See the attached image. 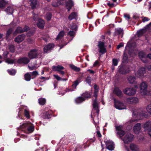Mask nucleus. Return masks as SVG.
Returning <instances> with one entry per match:
<instances>
[{"label": "nucleus", "instance_id": "41", "mask_svg": "<svg viewBox=\"0 0 151 151\" xmlns=\"http://www.w3.org/2000/svg\"><path fill=\"white\" fill-rule=\"evenodd\" d=\"M70 67L71 68L76 71H78L80 70V69L79 68H78L74 65H70Z\"/></svg>", "mask_w": 151, "mask_h": 151}, {"label": "nucleus", "instance_id": "15", "mask_svg": "<svg viewBox=\"0 0 151 151\" xmlns=\"http://www.w3.org/2000/svg\"><path fill=\"white\" fill-rule=\"evenodd\" d=\"M29 29V27L27 26H25L24 29H22L21 27H19L17 28L13 34L14 35H16L18 33H21L27 31Z\"/></svg>", "mask_w": 151, "mask_h": 151}, {"label": "nucleus", "instance_id": "21", "mask_svg": "<svg viewBox=\"0 0 151 151\" xmlns=\"http://www.w3.org/2000/svg\"><path fill=\"white\" fill-rule=\"evenodd\" d=\"M65 2V1L64 0H57L54 1L52 5L54 7H57L61 4H63L64 2Z\"/></svg>", "mask_w": 151, "mask_h": 151}, {"label": "nucleus", "instance_id": "29", "mask_svg": "<svg viewBox=\"0 0 151 151\" xmlns=\"http://www.w3.org/2000/svg\"><path fill=\"white\" fill-rule=\"evenodd\" d=\"M30 5L32 9L35 8L37 3V0H30Z\"/></svg>", "mask_w": 151, "mask_h": 151}, {"label": "nucleus", "instance_id": "36", "mask_svg": "<svg viewBox=\"0 0 151 151\" xmlns=\"http://www.w3.org/2000/svg\"><path fill=\"white\" fill-rule=\"evenodd\" d=\"M69 27L70 29L72 30H76L77 29V27L76 24L75 23H73L70 24Z\"/></svg>", "mask_w": 151, "mask_h": 151}, {"label": "nucleus", "instance_id": "12", "mask_svg": "<svg viewBox=\"0 0 151 151\" xmlns=\"http://www.w3.org/2000/svg\"><path fill=\"white\" fill-rule=\"evenodd\" d=\"M114 106L117 109L120 110L126 109L123 104L118 101L114 99Z\"/></svg>", "mask_w": 151, "mask_h": 151}, {"label": "nucleus", "instance_id": "25", "mask_svg": "<svg viewBox=\"0 0 151 151\" xmlns=\"http://www.w3.org/2000/svg\"><path fill=\"white\" fill-rule=\"evenodd\" d=\"M93 106L94 109L96 110V113L97 114H99V110L98 109V104L95 99L93 104Z\"/></svg>", "mask_w": 151, "mask_h": 151}, {"label": "nucleus", "instance_id": "64", "mask_svg": "<svg viewBox=\"0 0 151 151\" xmlns=\"http://www.w3.org/2000/svg\"><path fill=\"white\" fill-rule=\"evenodd\" d=\"M147 27L149 29H150L151 28V22L149 23L148 25H147Z\"/></svg>", "mask_w": 151, "mask_h": 151}, {"label": "nucleus", "instance_id": "24", "mask_svg": "<svg viewBox=\"0 0 151 151\" xmlns=\"http://www.w3.org/2000/svg\"><path fill=\"white\" fill-rule=\"evenodd\" d=\"M114 93L119 96H120L122 94V92L119 88L117 87L115 88L114 91Z\"/></svg>", "mask_w": 151, "mask_h": 151}, {"label": "nucleus", "instance_id": "56", "mask_svg": "<svg viewBox=\"0 0 151 151\" xmlns=\"http://www.w3.org/2000/svg\"><path fill=\"white\" fill-rule=\"evenodd\" d=\"M96 135L99 138H100L101 137V135L99 131H97L96 132Z\"/></svg>", "mask_w": 151, "mask_h": 151}, {"label": "nucleus", "instance_id": "40", "mask_svg": "<svg viewBox=\"0 0 151 151\" xmlns=\"http://www.w3.org/2000/svg\"><path fill=\"white\" fill-rule=\"evenodd\" d=\"M7 72L10 75H15L16 73V71L14 69L8 70H7Z\"/></svg>", "mask_w": 151, "mask_h": 151}, {"label": "nucleus", "instance_id": "49", "mask_svg": "<svg viewBox=\"0 0 151 151\" xmlns=\"http://www.w3.org/2000/svg\"><path fill=\"white\" fill-rule=\"evenodd\" d=\"M150 20V19L147 17H142V20L143 22H145L146 21H149Z\"/></svg>", "mask_w": 151, "mask_h": 151}, {"label": "nucleus", "instance_id": "46", "mask_svg": "<svg viewBox=\"0 0 151 151\" xmlns=\"http://www.w3.org/2000/svg\"><path fill=\"white\" fill-rule=\"evenodd\" d=\"M119 60H118L116 59H113L112 60L113 64L114 66L117 65Z\"/></svg>", "mask_w": 151, "mask_h": 151}, {"label": "nucleus", "instance_id": "28", "mask_svg": "<svg viewBox=\"0 0 151 151\" xmlns=\"http://www.w3.org/2000/svg\"><path fill=\"white\" fill-rule=\"evenodd\" d=\"M13 6H11L8 7L6 9L5 11L8 14H12L13 12Z\"/></svg>", "mask_w": 151, "mask_h": 151}, {"label": "nucleus", "instance_id": "19", "mask_svg": "<svg viewBox=\"0 0 151 151\" xmlns=\"http://www.w3.org/2000/svg\"><path fill=\"white\" fill-rule=\"evenodd\" d=\"M25 35L22 34L19 35L14 39L15 41L17 43H19L22 42L24 39Z\"/></svg>", "mask_w": 151, "mask_h": 151}, {"label": "nucleus", "instance_id": "59", "mask_svg": "<svg viewBox=\"0 0 151 151\" xmlns=\"http://www.w3.org/2000/svg\"><path fill=\"white\" fill-rule=\"evenodd\" d=\"M124 44L122 43H120L119 45H118L117 46V49H119L121 47L123 46Z\"/></svg>", "mask_w": 151, "mask_h": 151}, {"label": "nucleus", "instance_id": "62", "mask_svg": "<svg viewBox=\"0 0 151 151\" xmlns=\"http://www.w3.org/2000/svg\"><path fill=\"white\" fill-rule=\"evenodd\" d=\"M98 92V90H95L94 92V96L95 97H96L97 96V93Z\"/></svg>", "mask_w": 151, "mask_h": 151}, {"label": "nucleus", "instance_id": "60", "mask_svg": "<svg viewBox=\"0 0 151 151\" xmlns=\"http://www.w3.org/2000/svg\"><path fill=\"white\" fill-rule=\"evenodd\" d=\"M34 33L33 32H29L27 34V36H30L32 35Z\"/></svg>", "mask_w": 151, "mask_h": 151}, {"label": "nucleus", "instance_id": "7", "mask_svg": "<svg viewBox=\"0 0 151 151\" xmlns=\"http://www.w3.org/2000/svg\"><path fill=\"white\" fill-rule=\"evenodd\" d=\"M41 56L38 50L36 49H34L31 50L28 54V56L30 59L40 57Z\"/></svg>", "mask_w": 151, "mask_h": 151}, {"label": "nucleus", "instance_id": "11", "mask_svg": "<svg viewBox=\"0 0 151 151\" xmlns=\"http://www.w3.org/2000/svg\"><path fill=\"white\" fill-rule=\"evenodd\" d=\"M139 56L141 60L144 63L147 61L148 58L151 60V54H149L147 56L143 52H140L139 53Z\"/></svg>", "mask_w": 151, "mask_h": 151}, {"label": "nucleus", "instance_id": "57", "mask_svg": "<svg viewBox=\"0 0 151 151\" xmlns=\"http://www.w3.org/2000/svg\"><path fill=\"white\" fill-rule=\"evenodd\" d=\"M52 111H49L48 112H46V114L47 115V117H48L49 116L51 115L52 114Z\"/></svg>", "mask_w": 151, "mask_h": 151}, {"label": "nucleus", "instance_id": "1", "mask_svg": "<svg viewBox=\"0 0 151 151\" xmlns=\"http://www.w3.org/2000/svg\"><path fill=\"white\" fill-rule=\"evenodd\" d=\"M117 131V135L125 144H128L131 142L134 138V135L130 133L125 132L122 130V126H116Z\"/></svg>", "mask_w": 151, "mask_h": 151}, {"label": "nucleus", "instance_id": "48", "mask_svg": "<svg viewBox=\"0 0 151 151\" xmlns=\"http://www.w3.org/2000/svg\"><path fill=\"white\" fill-rule=\"evenodd\" d=\"M128 59V57L127 54L125 53H124V56L123 58V60L124 62L126 61Z\"/></svg>", "mask_w": 151, "mask_h": 151}, {"label": "nucleus", "instance_id": "39", "mask_svg": "<svg viewBox=\"0 0 151 151\" xmlns=\"http://www.w3.org/2000/svg\"><path fill=\"white\" fill-rule=\"evenodd\" d=\"M7 3L4 0H0V8L4 7Z\"/></svg>", "mask_w": 151, "mask_h": 151}, {"label": "nucleus", "instance_id": "6", "mask_svg": "<svg viewBox=\"0 0 151 151\" xmlns=\"http://www.w3.org/2000/svg\"><path fill=\"white\" fill-rule=\"evenodd\" d=\"M91 95L90 93L86 92L82 94L81 97H78L75 100V102L76 104H79L86 99L90 98Z\"/></svg>", "mask_w": 151, "mask_h": 151}, {"label": "nucleus", "instance_id": "17", "mask_svg": "<svg viewBox=\"0 0 151 151\" xmlns=\"http://www.w3.org/2000/svg\"><path fill=\"white\" fill-rule=\"evenodd\" d=\"M54 45L53 43H50L46 45L43 48L44 52L48 53L52 50L54 47Z\"/></svg>", "mask_w": 151, "mask_h": 151}, {"label": "nucleus", "instance_id": "4", "mask_svg": "<svg viewBox=\"0 0 151 151\" xmlns=\"http://www.w3.org/2000/svg\"><path fill=\"white\" fill-rule=\"evenodd\" d=\"M146 110L147 112L143 110H141L138 111V113L137 114L134 112L133 113L134 116L135 115H137V116H140L144 117L145 118L148 117L149 115H148L147 112L151 115V104L149 105L146 107Z\"/></svg>", "mask_w": 151, "mask_h": 151}, {"label": "nucleus", "instance_id": "20", "mask_svg": "<svg viewBox=\"0 0 151 151\" xmlns=\"http://www.w3.org/2000/svg\"><path fill=\"white\" fill-rule=\"evenodd\" d=\"M130 70L127 67H121L119 69V72L121 74H125L128 73Z\"/></svg>", "mask_w": 151, "mask_h": 151}, {"label": "nucleus", "instance_id": "51", "mask_svg": "<svg viewBox=\"0 0 151 151\" xmlns=\"http://www.w3.org/2000/svg\"><path fill=\"white\" fill-rule=\"evenodd\" d=\"M86 81L87 83L90 84L91 81V77L89 76L87 77L86 80Z\"/></svg>", "mask_w": 151, "mask_h": 151}, {"label": "nucleus", "instance_id": "43", "mask_svg": "<svg viewBox=\"0 0 151 151\" xmlns=\"http://www.w3.org/2000/svg\"><path fill=\"white\" fill-rule=\"evenodd\" d=\"M145 30L144 29H141L137 31V34L139 36H140L143 35Z\"/></svg>", "mask_w": 151, "mask_h": 151}, {"label": "nucleus", "instance_id": "9", "mask_svg": "<svg viewBox=\"0 0 151 151\" xmlns=\"http://www.w3.org/2000/svg\"><path fill=\"white\" fill-rule=\"evenodd\" d=\"M98 50L100 53L103 55L106 52V46L104 42L99 41L98 45Z\"/></svg>", "mask_w": 151, "mask_h": 151}, {"label": "nucleus", "instance_id": "10", "mask_svg": "<svg viewBox=\"0 0 151 151\" xmlns=\"http://www.w3.org/2000/svg\"><path fill=\"white\" fill-rule=\"evenodd\" d=\"M139 99L136 97H132L126 99V103L133 105H135L139 103Z\"/></svg>", "mask_w": 151, "mask_h": 151}, {"label": "nucleus", "instance_id": "26", "mask_svg": "<svg viewBox=\"0 0 151 151\" xmlns=\"http://www.w3.org/2000/svg\"><path fill=\"white\" fill-rule=\"evenodd\" d=\"M128 80L129 82L130 83H136L135 81V78L132 76H130L128 77Z\"/></svg>", "mask_w": 151, "mask_h": 151}, {"label": "nucleus", "instance_id": "55", "mask_svg": "<svg viewBox=\"0 0 151 151\" xmlns=\"http://www.w3.org/2000/svg\"><path fill=\"white\" fill-rule=\"evenodd\" d=\"M99 65V62L98 61H96L94 63L93 66L95 67Z\"/></svg>", "mask_w": 151, "mask_h": 151}, {"label": "nucleus", "instance_id": "14", "mask_svg": "<svg viewBox=\"0 0 151 151\" xmlns=\"http://www.w3.org/2000/svg\"><path fill=\"white\" fill-rule=\"evenodd\" d=\"M145 73V68L142 67L140 68L138 71L135 73V74L137 77L141 78L143 76L144 74Z\"/></svg>", "mask_w": 151, "mask_h": 151}, {"label": "nucleus", "instance_id": "58", "mask_svg": "<svg viewBox=\"0 0 151 151\" xmlns=\"http://www.w3.org/2000/svg\"><path fill=\"white\" fill-rule=\"evenodd\" d=\"M124 16L126 19L129 20L130 19L129 15L128 14H125L124 15Z\"/></svg>", "mask_w": 151, "mask_h": 151}, {"label": "nucleus", "instance_id": "8", "mask_svg": "<svg viewBox=\"0 0 151 151\" xmlns=\"http://www.w3.org/2000/svg\"><path fill=\"white\" fill-rule=\"evenodd\" d=\"M136 90L131 87L126 88L123 91L124 93L129 96L134 95L136 93Z\"/></svg>", "mask_w": 151, "mask_h": 151}, {"label": "nucleus", "instance_id": "23", "mask_svg": "<svg viewBox=\"0 0 151 151\" xmlns=\"http://www.w3.org/2000/svg\"><path fill=\"white\" fill-rule=\"evenodd\" d=\"M66 5L68 11H69L73 6V3L71 0H68V2H66Z\"/></svg>", "mask_w": 151, "mask_h": 151}, {"label": "nucleus", "instance_id": "22", "mask_svg": "<svg viewBox=\"0 0 151 151\" xmlns=\"http://www.w3.org/2000/svg\"><path fill=\"white\" fill-rule=\"evenodd\" d=\"M45 22L42 19H39L38 20L37 25L38 27L40 28H43L44 26Z\"/></svg>", "mask_w": 151, "mask_h": 151}, {"label": "nucleus", "instance_id": "42", "mask_svg": "<svg viewBox=\"0 0 151 151\" xmlns=\"http://www.w3.org/2000/svg\"><path fill=\"white\" fill-rule=\"evenodd\" d=\"M28 67L30 70H33L36 69L37 68V67L35 66V65L32 66H30L29 65H28Z\"/></svg>", "mask_w": 151, "mask_h": 151}, {"label": "nucleus", "instance_id": "2", "mask_svg": "<svg viewBox=\"0 0 151 151\" xmlns=\"http://www.w3.org/2000/svg\"><path fill=\"white\" fill-rule=\"evenodd\" d=\"M10 57L12 56V55L9 54V52L6 51L4 52L3 53V56L5 60V62L8 64H12L16 63H19L27 64L29 61V60L26 57L21 58L18 60L16 59H11L8 58V55Z\"/></svg>", "mask_w": 151, "mask_h": 151}, {"label": "nucleus", "instance_id": "32", "mask_svg": "<svg viewBox=\"0 0 151 151\" xmlns=\"http://www.w3.org/2000/svg\"><path fill=\"white\" fill-rule=\"evenodd\" d=\"M77 14L75 12H73L69 15L68 17V19L70 20L75 18Z\"/></svg>", "mask_w": 151, "mask_h": 151}, {"label": "nucleus", "instance_id": "61", "mask_svg": "<svg viewBox=\"0 0 151 151\" xmlns=\"http://www.w3.org/2000/svg\"><path fill=\"white\" fill-rule=\"evenodd\" d=\"M107 4L110 7H113L114 6V4L113 3H111L109 2Z\"/></svg>", "mask_w": 151, "mask_h": 151}, {"label": "nucleus", "instance_id": "16", "mask_svg": "<svg viewBox=\"0 0 151 151\" xmlns=\"http://www.w3.org/2000/svg\"><path fill=\"white\" fill-rule=\"evenodd\" d=\"M141 126V124L140 123L135 124L133 127L134 132L136 134H139L140 131Z\"/></svg>", "mask_w": 151, "mask_h": 151}, {"label": "nucleus", "instance_id": "53", "mask_svg": "<svg viewBox=\"0 0 151 151\" xmlns=\"http://www.w3.org/2000/svg\"><path fill=\"white\" fill-rule=\"evenodd\" d=\"M12 32V29H9L7 31L6 33V37H8L9 35L11 34Z\"/></svg>", "mask_w": 151, "mask_h": 151}, {"label": "nucleus", "instance_id": "47", "mask_svg": "<svg viewBox=\"0 0 151 151\" xmlns=\"http://www.w3.org/2000/svg\"><path fill=\"white\" fill-rule=\"evenodd\" d=\"M75 32L74 31H70L68 33V35L71 37H74L75 35Z\"/></svg>", "mask_w": 151, "mask_h": 151}, {"label": "nucleus", "instance_id": "3", "mask_svg": "<svg viewBox=\"0 0 151 151\" xmlns=\"http://www.w3.org/2000/svg\"><path fill=\"white\" fill-rule=\"evenodd\" d=\"M20 129L26 133L32 132L34 130V126L32 124L29 122H26L20 126Z\"/></svg>", "mask_w": 151, "mask_h": 151}, {"label": "nucleus", "instance_id": "63", "mask_svg": "<svg viewBox=\"0 0 151 151\" xmlns=\"http://www.w3.org/2000/svg\"><path fill=\"white\" fill-rule=\"evenodd\" d=\"M148 135L150 136L151 137V129L148 132Z\"/></svg>", "mask_w": 151, "mask_h": 151}, {"label": "nucleus", "instance_id": "18", "mask_svg": "<svg viewBox=\"0 0 151 151\" xmlns=\"http://www.w3.org/2000/svg\"><path fill=\"white\" fill-rule=\"evenodd\" d=\"M106 148L109 150H112L114 149V144L112 141H107L105 142Z\"/></svg>", "mask_w": 151, "mask_h": 151}, {"label": "nucleus", "instance_id": "13", "mask_svg": "<svg viewBox=\"0 0 151 151\" xmlns=\"http://www.w3.org/2000/svg\"><path fill=\"white\" fill-rule=\"evenodd\" d=\"M142 127L145 132H148L151 129V121L148 120L143 123Z\"/></svg>", "mask_w": 151, "mask_h": 151}, {"label": "nucleus", "instance_id": "33", "mask_svg": "<svg viewBox=\"0 0 151 151\" xmlns=\"http://www.w3.org/2000/svg\"><path fill=\"white\" fill-rule=\"evenodd\" d=\"M80 82L81 81L80 79H78L76 80L73 83V84L72 85V87L74 88H76L77 86L79 84Z\"/></svg>", "mask_w": 151, "mask_h": 151}, {"label": "nucleus", "instance_id": "52", "mask_svg": "<svg viewBox=\"0 0 151 151\" xmlns=\"http://www.w3.org/2000/svg\"><path fill=\"white\" fill-rule=\"evenodd\" d=\"M96 118L95 117L94 119H93V122H94V124L95 125V126L96 127V126L97 125V124L99 123V120L98 119H96Z\"/></svg>", "mask_w": 151, "mask_h": 151}, {"label": "nucleus", "instance_id": "35", "mask_svg": "<svg viewBox=\"0 0 151 151\" xmlns=\"http://www.w3.org/2000/svg\"><path fill=\"white\" fill-rule=\"evenodd\" d=\"M25 107H24L23 108L24 109V115L27 118H29L30 117V116L29 114V112L27 109L25 108Z\"/></svg>", "mask_w": 151, "mask_h": 151}, {"label": "nucleus", "instance_id": "50", "mask_svg": "<svg viewBox=\"0 0 151 151\" xmlns=\"http://www.w3.org/2000/svg\"><path fill=\"white\" fill-rule=\"evenodd\" d=\"M10 51L12 52H14V46L13 45H11L9 47Z\"/></svg>", "mask_w": 151, "mask_h": 151}, {"label": "nucleus", "instance_id": "45", "mask_svg": "<svg viewBox=\"0 0 151 151\" xmlns=\"http://www.w3.org/2000/svg\"><path fill=\"white\" fill-rule=\"evenodd\" d=\"M51 14L50 13H48L46 15V18L47 20L49 21L51 19Z\"/></svg>", "mask_w": 151, "mask_h": 151}, {"label": "nucleus", "instance_id": "54", "mask_svg": "<svg viewBox=\"0 0 151 151\" xmlns=\"http://www.w3.org/2000/svg\"><path fill=\"white\" fill-rule=\"evenodd\" d=\"M38 74V72L36 71H34L32 73V76H36Z\"/></svg>", "mask_w": 151, "mask_h": 151}, {"label": "nucleus", "instance_id": "34", "mask_svg": "<svg viewBox=\"0 0 151 151\" xmlns=\"http://www.w3.org/2000/svg\"><path fill=\"white\" fill-rule=\"evenodd\" d=\"M64 68L63 67L60 65H58L57 66H54L53 67V69L54 70L60 71V70Z\"/></svg>", "mask_w": 151, "mask_h": 151}, {"label": "nucleus", "instance_id": "31", "mask_svg": "<svg viewBox=\"0 0 151 151\" xmlns=\"http://www.w3.org/2000/svg\"><path fill=\"white\" fill-rule=\"evenodd\" d=\"M64 34L65 33L63 31H61L60 32L56 38V40H58L62 38L64 36Z\"/></svg>", "mask_w": 151, "mask_h": 151}, {"label": "nucleus", "instance_id": "30", "mask_svg": "<svg viewBox=\"0 0 151 151\" xmlns=\"http://www.w3.org/2000/svg\"><path fill=\"white\" fill-rule=\"evenodd\" d=\"M115 33L118 35H122L123 33V30L121 28L116 29L115 31Z\"/></svg>", "mask_w": 151, "mask_h": 151}, {"label": "nucleus", "instance_id": "37", "mask_svg": "<svg viewBox=\"0 0 151 151\" xmlns=\"http://www.w3.org/2000/svg\"><path fill=\"white\" fill-rule=\"evenodd\" d=\"M25 80L27 81H29L31 79V75L29 73H27L24 75Z\"/></svg>", "mask_w": 151, "mask_h": 151}, {"label": "nucleus", "instance_id": "27", "mask_svg": "<svg viewBox=\"0 0 151 151\" xmlns=\"http://www.w3.org/2000/svg\"><path fill=\"white\" fill-rule=\"evenodd\" d=\"M130 148L132 150L138 151L139 149L138 146L132 143L130 145Z\"/></svg>", "mask_w": 151, "mask_h": 151}, {"label": "nucleus", "instance_id": "38", "mask_svg": "<svg viewBox=\"0 0 151 151\" xmlns=\"http://www.w3.org/2000/svg\"><path fill=\"white\" fill-rule=\"evenodd\" d=\"M38 102L40 104L43 105L45 103L46 100L44 98H40L38 99Z\"/></svg>", "mask_w": 151, "mask_h": 151}, {"label": "nucleus", "instance_id": "44", "mask_svg": "<svg viewBox=\"0 0 151 151\" xmlns=\"http://www.w3.org/2000/svg\"><path fill=\"white\" fill-rule=\"evenodd\" d=\"M54 76L55 77V78L58 81H60V80H63V81H66V79H62V78L60 77H59L57 75H54Z\"/></svg>", "mask_w": 151, "mask_h": 151}, {"label": "nucleus", "instance_id": "5", "mask_svg": "<svg viewBox=\"0 0 151 151\" xmlns=\"http://www.w3.org/2000/svg\"><path fill=\"white\" fill-rule=\"evenodd\" d=\"M148 85L145 81L142 82L139 86V92L141 95L143 96L147 95L148 94Z\"/></svg>", "mask_w": 151, "mask_h": 151}]
</instances>
